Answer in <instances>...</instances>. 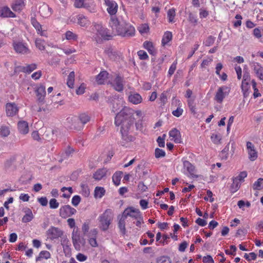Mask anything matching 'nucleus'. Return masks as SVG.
Masks as SVG:
<instances>
[{
    "label": "nucleus",
    "instance_id": "1",
    "mask_svg": "<svg viewBox=\"0 0 263 263\" xmlns=\"http://www.w3.org/2000/svg\"><path fill=\"white\" fill-rule=\"evenodd\" d=\"M138 117L142 115L140 110H135L133 109L124 107L116 116L115 124L117 126L121 125L120 133L121 134L122 145L126 146L128 143L134 141L135 137L129 134L135 122L134 114Z\"/></svg>",
    "mask_w": 263,
    "mask_h": 263
},
{
    "label": "nucleus",
    "instance_id": "2",
    "mask_svg": "<svg viewBox=\"0 0 263 263\" xmlns=\"http://www.w3.org/2000/svg\"><path fill=\"white\" fill-rule=\"evenodd\" d=\"M109 26L112 28L113 31H116L114 35H117L122 37H132L135 35V28L133 25L124 21H120L115 16L111 17Z\"/></svg>",
    "mask_w": 263,
    "mask_h": 263
},
{
    "label": "nucleus",
    "instance_id": "3",
    "mask_svg": "<svg viewBox=\"0 0 263 263\" xmlns=\"http://www.w3.org/2000/svg\"><path fill=\"white\" fill-rule=\"evenodd\" d=\"M114 213L111 209H107L98 218V228L102 231H107L114 220Z\"/></svg>",
    "mask_w": 263,
    "mask_h": 263
},
{
    "label": "nucleus",
    "instance_id": "4",
    "mask_svg": "<svg viewBox=\"0 0 263 263\" xmlns=\"http://www.w3.org/2000/svg\"><path fill=\"white\" fill-rule=\"evenodd\" d=\"M12 46L15 52L20 54H29L31 50L27 43L22 41H13Z\"/></svg>",
    "mask_w": 263,
    "mask_h": 263
},
{
    "label": "nucleus",
    "instance_id": "5",
    "mask_svg": "<svg viewBox=\"0 0 263 263\" xmlns=\"http://www.w3.org/2000/svg\"><path fill=\"white\" fill-rule=\"evenodd\" d=\"M64 235V232L60 228L51 226L46 231L47 238L51 241L58 240Z\"/></svg>",
    "mask_w": 263,
    "mask_h": 263
},
{
    "label": "nucleus",
    "instance_id": "6",
    "mask_svg": "<svg viewBox=\"0 0 263 263\" xmlns=\"http://www.w3.org/2000/svg\"><path fill=\"white\" fill-rule=\"evenodd\" d=\"M107 84H110L116 91L119 92H121L123 90V78L118 74L110 75Z\"/></svg>",
    "mask_w": 263,
    "mask_h": 263
},
{
    "label": "nucleus",
    "instance_id": "7",
    "mask_svg": "<svg viewBox=\"0 0 263 263\" xmlns=\"http://www.w3.org/2000/svg\"><path fill=\"white\" fill-rule=\"evenodd\" d=\"M230 88L227 86L219 87L215 96V100L218 103H221L223 99L229 95Z\"/></svg>",
    "mask_w": 263,
    "mask_h": 263
},
{
    "label": "nucleus",
    "instance_id": "8",
    "mask_svg": "<svg viewBox=\"0 0 263 263\" xmlns=\"http://www.w3.org/2000/svg\"><path fill=\"white\" fill-rule=\"evenodd\" d=\"M122 215L126 218L129 216L133 219H136L142 216V214L139 209H136L133 206H129L124 210Z\"/></svg>",
    "mask_w": 263,
    "mask_h": 263
},
{
    "label": "nucleus",
    "instance_id": "9",
    "mask_svg": "<svg viewBox=\"0 0 263 263\" xmlns=\"http://www.w3.org/2000/svg\"><path fill=\"white\" fill-rule=\"evenodd\" d=\"M98 234V230L97 228L91 229L86 235L88 243L93 248L98 247V243L97 240Z\"/></svg>",
    "mask_w": 263,
    "mask_h": 263
},
{
    "label": "nucleus",
    "instance_id": "10",
    "mask_svg": "<svg viewBox=\"0 0 263 263\" xmlns=\"http://www.w3.org/2000/svg\"><path fill=\"white\" fill-rule=\"evenodd\" d=\"M77 210L69 205H65L61 207L59 210L60 215L64 218L70 217L75 214Z\"/></svg>",
    "mask_w": 263,
    "mask_h": 263
},
{
    "label": "nucleus",
    "instance_id": "11",
    "mask_svg": "<svg viewBox=\"0 0 263 263\" xmlns=\"http://www.w3.org/2000/svg\"><path fill=\"white\" fill-rule=\"evenodd\" d=\"M104 4L107 7V11L110 15L116 14L118 6L117 3L113 0H104Z\"/></svg>",
    "mask_w": 263,
    "mask_h": 263
},
{
    "label": "nucleus",
    "instance_id": "12",
    "mask_svg": "<svg viewBox=\"0 0 263 263\" xmlns=\"http://www.w3.org/2000/svg\"><path fill=\"white\" fill-rule=\"evenodd\" d=\"M96 27L97 29V34L100 35L104 40H110L115 36L114 34L112 35L110 34L108 32V30L106 28L103 27L99 25L96 26Z\"/></svg>",
    "mask_w": 263,
    "mask_h": 263
},
{
    "label": "nucleus",
    "instance_id": "13",
    "mask_svg": "<svg viewBox=\"0 0 263 263\" xmlns=\"http://www.w3.org/2000/svg\"><path fill=\"white\" fill-rule=\"evenodd\" d=\"M247 149L248 151L249 159L252 161L257 159L258 157L257 152L255 149L254 145L251 142H247Z\"/></svg>",
    "mask_w": 263,
    "mask_h": 263
},
{
    "label": "nucleus",
    "instance_id": "14",
    "mask_svg": "<svg viewBox=\"0 0 263 263\" xmlns=\"http://www.w3.org/2000/svg\"><path fill=\"white\" fill-rule=\"evenodd\" d=\"M109 74L105 70L101 71L96 76V82L99 85L104 84L105 83H107L108 81L110 79Z\"/></svg>",
    "mask_w": 263,
    "mask_h": 263
},
{
    "label": "nucleus",
    "instance_id": "15",
    "mask_svg": "<svg viewBox=\"0 0 263 263\" xmlns=\"http://www.w3.org/2000/svg\"><path fill=\"white\" fill-rule=\"evenodd\" d=\"M37 101L39 103L44 104L45 101V97L46 96L45 87L41 85L35 90Z\"/></svg>",
    "mask_w": 263,
    "mask_h": 263
},
{
    "label": "nucleus",
    "instance_id": "16",
    "mask_svg": "<svg viewBox=\"0 0 263 263\" xmlns=\"http://www.w3.org/2000/svg\"><path fill=\"white\" fill-rule=\"evenodd\" d=\"M251 67L256 76L261 81H263V66L257 62H253L251 63Z\"/></svg>",
    "mask_w": 263,
    "mask_h": 263
},
{
    "label": "nucleus",
    "instance_id": "17",
    "mask_svg": "<svg viewBox=\"0 0 263 263\" xmlns=\"http://www.w3.org/2000/svg\"><path fill=\"white\" fill-rule=\"evenodd\" d=\"M77 24L82 27L87 28L90 25V21L83 14H80L76 16Z\"/></svg>",
    "mask_w": 263,
    "mask_h": 263
},
{
    "label": "nucleus",
    "instance_id": "18",
    "mask_svg": "<svg viewBox=\"0 0 263 263\" xmlns=\"http://www.w3.org/2000/svg\"><path fill=\"white\" fill-rule=\"evenodd\" d=\"M169 136L171 138V140H173L176 143L182 142L180 132L176 128L172 129L169 132Z\"/></svg>",
    "mask_w": 263,
    "mask_h": 263
},
{
    "label": "nucleus",
    "instance_id": "19",
    "mask_svg": "<svg viewBox=\"0 0 263 263\" xmlns=\"http://www.w3.org/2000/svg\"><path fill=\"white\" fill-rule=\"evenodd\" d=\"M18 108L14 103H7L6 105V112L7 116L13 117L18 112Z\"/></svg>",
    "mask_w": 263,
    "mask_h": 263
},
{
    "label": "nucleus",
    "instance_id": "20",
    "mask_svg": "<svg viewBox=\"0 0 263 263\" xmlns=\"http://www.w3.org/2000/svg\"><path fill=\"white\" fill-rule=\"evenodd\" d=\"M31 23L32 26L36 29L38 34L41 36H47L46 33H45V31L42 30V25L40 24V23L36 20L35 18L31 17Z\"/></svg>",
    "mask_w": 263,
    "mask_h": 263
},
{
    "label": "nucleus",
    "instance_id": "21",
    "mask_svg": "<svg viewBox=\"0 0 263 263\" xmlns=\"http://www.w3.org/2000/svg\"><path fill=\"white\" fill-rule=\"evenodd\" d=\"M17 128L20 134L26 135L29 132V126L27 122L20 121L17 123Z\"/></svg>",
    "mask_w": 263,
    "mask_h": 263
},
{
    "label": "nucleus",
    "instance_id": "22",
    "mask_svg": "<svg viewBox=\"0 0 263 263\" xmlns=\"http://www.w3.org/2000/svg\"><path fill=\"white\" fill-rule=\"evenodd\" d=\"M0 16L2 17H15L16 15L8 7L6 6L0 8Z\"/></svg>",
    "mask_w": 263,
    "mask_h": 263
},
{
    "label": "nucleus",
    "instance_id": "23",
    "mask_svg": "<svg viewBox=\"0 0 263 263\" xmlns=\"http://www.w3.org/2000/svg\"><path fill=\"white\" fill-rule=\"evenodd\" d=\"M128 101L133 104H138L142 102V98L138 93L133 92L129 95Z\"/></svg>",
    "mask_w": 263,
    "mask_h": 263
},
{
    "label": "nucleus",
    "instance_id": "24",
    "mask_svg": "<svg viewBox=\"0 0 263 263\" xmlns=\"http://www.w3.org/2000/svg\"><path fill=\"white\" fill-rule=\"evenodd\" d=\"M39 12L43 17H47L52 13V9L47 5H44L39 8Z\"/></svg>",
    "mask_w": 263,
    "mask_h": 263
},
{
    "label": "nucleus",
    "instance_id": "25",
    "mask_svg": "<svg viewBox=\"0 0 263 263\" xmlns=\"http://www.w3.org/2000/svg\"><path fill=\"white\" fill-rule=\"evenodd\" d=\"M126 219V218L124 217L122 215L118 222V227L120 233L123 236H124L126 234V230L125 228Z\"/></svg>",
    "mask_w": 263,
    "mask_h": 263
},
{
    "label": "nucleus",
    "instance_id": "26",
    "mask_svg": "<svg viewBox=\"0 0 263 263\" xmlns=\"http://www.w3.org/2000/svg\"><path fill=\"white\" fill-rule=\"evenodd\" d=\"M107 172V170L106 168H99L93 174V178L96 180H100L106 176Z\"/></svg>",
    "mask_w": 263,
    "mask_h": 263
},
{
    "label": "nucleus",
    "instance_id": "27",
    "mask_svg": "<svg viewBox=\"0 0 263 263\" xmlns=\"http://www.w3.org/2000/svg\"><path fill=\"white\" fill-rule=\"evenodd\" d=\"M25 6L24 0H16L11 5V8L14 11H22Z\"/></svg>",
    "mask_w": 263,
    "mask_h": 263
},
{
    "label": "nucleus",
    "instance_id": "28",
    "mask_svg": "<svg viewBox=\"0 0 263 263\" xmlns=\"http://www.w3.org/2000/svg\"><path fill=\"white\" fill-rule=\"evenodd\" d=\"M183 163L184 168L192 176H195V169L194 166L189 161L186 160L184 161Z\"/></svg>",
    "mask_w": 263,
    "mask_h": 263
},
{
    "label": "nucleus",
    "instance_id": "29",
    "mask_svg": "<svg viewBox=\"0 0 263 263\" xmlns=\"http://www.w3.org/2000/svg\"><path fill=\"white\" fill-rule=\"evenodd\" d=\"M20 68L22 72L30 73L31 72L37 68V65L34 63H32L31 64L26 65L24 66H21L20 67Z\"/></svg>",
    "mask_w": 263,
    "mask_h": 263
},
{
    "label": "nucleus",
    "instance_id": "30",
    "mask_svg": "<svg viewBox=\"0 0 263 263\" xmlns=\"http://www.w3.org/2000/svg\"><path fill=\"white\" fill-rule=\"evenodd\" d=\"M143 47L145 49H146L149 53L153 55H155L156 54V51L155 49V47L153 46V43L151 42L145 41L143 43Z\"/></svg>",
    "mask_w": 263,
    "mask_h": 263
},
{
    "label": "nucleus",
    "instance_id": "31",
    "mask_svg": "<svg viewBox=\"0 0 263 263\" xmlns=\"http://www.w3.org/2000/svg\"><path fill=\"white\" fill-rule=\"evenodd\" d=\"M176 10L172 8L170 9L167 12V18L170 23H174L175 22Z\"/></svg>",
    "mask_w": 263,
    "mask_h": 263
},
{
    "label": "nucleus",
    "instance_id": "32",
    "mask_svg": "<svg viewBox=\"0 0 263 263\" xmlns=\"http://www.w3.org/2000/svg\"><path fill=\"white\" fill-rule=\"evenodd\" d=\"M172 40V33L170 31H166L164 33L161 41L163 46H165L169 42Z\"/></svg>",
    "mask_w": 263,
    "mask_h": 263
},
{
    "label": "nucleus",
    "instance_id": "33",
    "mask_svg": "<svg viewBox=\"0 0 263 263\" xmlns=\"http://www.w3.org/2000/svg\"><path fill=\"white\" fill-rule=\"evenodd\" d=\"M176 101L177 102L178 106L176 109L172 111V114L176 117H179L182 115L183 110L181 108L182 103L180 101L176 100Z\"/></svg>",
    "mask_w": 263,
    "mask_h": 263
},
{
    "label": "nucleus",
    "instance_id": "34",
    "mask_svg": "<svg viewBox=\"0 0 263 263\" xmlns=\"http://www.w3.org/2000/svg\"><path fill=\"white\" fill-rule=\"evenodd\" d=\"M105 190L103 187L97 186L94 191V196L96 198H101L105 194Z\"/></svg>",
    "mask_w": 263,
    "mask_h": 263
},
{
    "label": "nucleus",
    "instance_id": "35",
    "mask_svg": "<svg viewBox=\"0 0 263 263\" xmlns=\"http://www.w3.org/2000/svg\"><path fill=\"white\" fill-rule=\"evenodd\" d=\"M65 37L67 40L77 41L78 35L71 31H67L65 34Z\"/></svg>",
    "mask_w": 263,
    "mask_h": 263
},
{
    "label": "nucleus",
    "instance_id": "36",
    "mask_svg": "<svg viewBox=\"0 0 263 263\" xmlns=\"http://www.w3.org/2000/svg\"><path fill=\"white\" fill-rule=\"evenodd\" d=\"M137 29L141 34L143 35L149 32V27L148 24H142L137 27Z\"/></svg>",
    "mask_w": 263,
    "mask_h": 263
},
{
    "label": "nucleus",
    "instance_id": "37",
    "mask_svg": "<svg viewBox=\"0 0 263 263\" xmlns=\"http://www.w3.org/2000/svg\"><path fill=\"white\" fill-rule=\"evenodd\" d=\"M122 172L119 171L116 172L112 176V179L114 183L118 186L120 184L121 179L122 178Z\"/></svg>",
    "mask_w": 263,
    "mask_h": 263
},
{
    "label": "nucleus",
    "instance_id": "38",
    "mask_svg": "<svg viewBox=\"0 0 263 263\" xmlns=\"http://www.w3.org/2000/svg\"><path fill=\"white\" fill-rule=\"evenodd\" d=\"M35 46L41 51H43L45 49L46 42L45 40L40 38H37L35 41Z\"/></svg>",
    "mask_w": 263,
    "mask_h": 263
},
{
    "label": "nucleus",
    "instance_id": "39",
    "mask_svg": "<svg viewBox=\"0 0 263 263\" xmlns=\"http://www.w3.org/2000/svg\"><path fill=\"white\" fill-rule=\"evenodd\" d=\"M51 257V254L47 251H42L39 253V256L36 258V261L41 260L42 259H48Z\"/></svg>",
    "mask_w": 263,
    "mask_h": 263
},
{
    "label": "nucleus",
    "instance_id": "40",
    "mask_svg": "<svg viewBox=\"0 0 263 263\" xmlns=\"http://www.w3.org/2000/svg\"><path fill=\"white\" fill-rule=\"evenodd\" d=\"M74 77L75 74L74 71L70 72L68 76L67 85L70 88H72L74 87Z\"/></svg>",
    "mask_w": 263,
    "mask_h": 263
},
{
    "label": "nucleus",
    "instance_id": "41",
    "mask_svg": "<svg viewBox=\"0 0 263 263\" xmlns=\"http://www.w3.org/2000/svg\"><path fill=\"white\" fill-rule=\"evenodd\" d=\"M61 238V244L63 247V250L64 251H69L70 250V246L69 240L66 237H63V236Z\"/></svg>",
    "mask_w": 263,
    "mask_h": 263
},
{
    "label": "nucleus",
    "instance_id": "42",
    "mask_svg": "<svg viewBox=\"0 0 263 263\" xmlns=\"http://www.w3.org/2000/svg\"><path fill=\"white\" fill-rule=\"evenodd\" d=\"M252 188L254 190H260L263 189V178H259L255 181L253 185Z\"/></svg>",
    "mask_w": 263,
    "mask_h": 263
},
{
    "label": "nucleus",
    "instance_id": "43",
    "mask_svg": "<svg viewBox=\"0 0 263 263\" xmlns=\"http://www.w3.org/2000/svg\"><path fill=\"white\" fill-rule=\"evenodd\" d=\"M10 133L9 127L3 125L0 127V136L2 137H8Z\"/></svg>",
    "mask_w": 263,
    "mask_h": 263
},
{
    "label": "nucleus",
    "instance_id": "44",
    "mask_svg": "<svg viewBox=\"0 0 263 263\" xmlns=\"http://www.w3.org/2000/svg\"><path fill=\"white\" fill-rule=\"evenodd\" d=\"M33 218V214L30 209H28L25 215L22 218V221L25 223L28 222L32 220Z\"/></svg>",
    "mask_w": 263,
    "mask_h": 263
},
{
    "label": "nucleus",
    "instance_id": "45",
    "mask_svg": "<svg viewBox=\"0 0 263 263\" xmlns=\"http://www.w3.org/2000/svg\"><path fill=\"white\" fill-rule=\"evenodd\" d=\"M135 126L137 130H139L144 134H146L147 133V131L146 128H144L143 121L142 120H138L137 122H136L135 123Z\"/></svg>",
    "mask_w": 263,
    "mask_h": 263
},
{
    "label": "nucleus",
    "instance_id": "46",
    "mask_svg": "<svg viewBox=\"0 0 263 263\" xmlns=\"http://www.w3.org/2000/svg\"><path fill=\"white\" fill-rule=\"evenodd\" d=\"M240 186V182L235 178L233 179V183L231 186V192L234 193L236 192Z\"/></svg>",
    "mask_w": 263,
    "mask_h": 263
},
{
    "label": "nucleus",
    "instance_id": "47",
    "mask_svg": "<svg viewBox=\"0 0 263 263\" xmlns=\"http://www.w3.org/2000/svg\"><path fill=\"white\" fill-rule=\"evenodd\" d=\"M79 119L81 122L83 124H86L90 120V117L89 115L85 113L81 114L79 116Z\"/></svg>",
    "mask_w": 263,
    "mask_h": 263
},
{
    "label": "nucleus",
    "instance_id": "48",
    "mask_svg": "<svg viewBox=\"0 0 263 263\" xmlns=\"http://www.w3.org/2000/svg\"><path fill=\"white\" fill-rule=\"evenodd\" d=\"M81 194L85 197H88L90 195V191L87 184H82L81 185Z\"/></svg>",
    "mask_w": 263,
    "mask_h": 263
},
{
    "label": "nucleus",
    "instance_id": "49",
    "mask_svg": "<svg viewBox=\"0 0 263 263\" xmlns=\"http://www.w3.org/2000/svg\"><path fill=\"white\" fill-rule=\"evenodd\" d=\"M187 104L191 112L193 114H195L196 113V108L195 104L194 103V100L191 99L188 100Z\"/></svg>",
    "mask_w": 263,
    "mask_h": 263
},
{
    "label": "nucleus",
    "instance_id": "50",
    "mask_svg": "<svg viewBox=\"0 0 263 263\" xmlns=\"http://www.w3.org/2000/svg\"><path fill=\"white\" fill-rule=\"evenodd\" d=\"M155 156L156 158L164 157L165 156V152L162 149L156 148L155 150Z\"/></svg>",
    "mask_w": 263,
    "mask_h": 263
},
{
    "label": "nucleus",
    "instance_id": "51",
    "mask_svg": "<svg viewBox=\"0 0 263 263\" xmlns=\"http://www.w3.org/2000/svg\"><path fill=\"white\" fill-rule=\"evenodd\" d=\"M177 60H176L171 65V66L168 69V76L169 77H171L174 74V73L177 68Z\"/></svg>",
    "mask_w": 263,
    "mask_h": 263
},
{
    "label": "nucleus",
    "instance_id": "52",
    "mask_svg": "<svg viewBox=\"0 0 263 263\" xmlns=\"http://www.w3.org/2000/svg\"><path fill=\"white\" fill-rule=\"evenodd\" d=\"M90 228V222L89 221L85 222L82 226V231L83 232V234L85 236H86L88 233H89V230Z\"/></svg>",
    "mask_w": 263,
    "mask_h": 263
},
{
    "label": "nucleus",
    "instance_id": "53",
    "mask_svg": "<svg viewBox=\"0 0 263 263\" xmlns=\"http://www.w3.org/2000/svg\"><path fill=\"white\" fill-rule=\"evenodd\" d=\"M72 242L80 241V235L78 234V230L77 229L75 230V229H74L72 233Z\"/></svg>",
    "mask_w": 263,
    "mask_h": 263
},
{
    "label": "nucleus",
    "instance_id": "54",
    "mask_svg": "<svg viewBox=\"0 0 263 263\" xmlns=\"http://www.w3.org/2000/svg\"><path fill=\"white\" fill-rule=\"evenodd\" d=\"M59 203L54 198H52L49 201V206L50 209H55L59 207Z\"/></svg>",
    "mask_w": 263,
    "mask_h": 263
},
{
    "label": "nucleus",
    "instance_id": "55",
    "mask_svg": "<svg viewBox=\"0 0 263 263\" xmlns=\"http://www.w3.org/2000/svg\"><path fill=\"white\" fill-rule=\"evenodd\" d=\"M159 100L160 101L161 104L162 105H164L167 101L166 92H163L161 93L159 98Z\"/></svg>",
    "mask_w": 263,
    "mask_h": 263
},
{
    "label": "nucleus",
    "instance_id": "56",
    "mask_svg": "<svg viewBox=\"0 0 263 263\" xmlns=\"http://www.w3.org/2000/svg\"><path fill=\"white\" fill-rule=\"evenodd\" d=\"M244 257L248 261H250L252 260H255L257 257V255L254 252L250 253L249 254L245 253L244 255Z\"/></svg>",
    "mask_w": 263,
    "mask_h": 263
},
{
    "label": "nucleus",
    "instance_id": "57",
    "mask_svg": "<svg viewBox=\"0 0 263 263\" xmlns=\"http://www.w3.org/2000/svg\"><path fill=\"white\" fill-rule=\"evenodd\" d=\"M137 53L140 60H144L148 59L147 53L144 50H139Z\"/></svg>",
    "mask_w": 263,
    "mask_h": 263
},
{
    "label": "nucleus",
    "instance_id": "58",
    "mask_svg": "<svg viewBox=\"0 0 263 263\" xmlns=\"http://www.w3.org/2000/svg\"><path fill=\"white\" fill-rule=\"evenodd\" d=\"M81 201V197L79 195L74 196L71 200V203L73 205L77 206Z\"/></svg>",
    "mask_w": 263,
    "mask_h": 263
},
{
    "label": "nucleus",
    "instance_id": "59",
    "mask_svg": "<svg viewBox=\"0 0 263 263\" xmlns=\"http://www.w3.org/2000/svg\"><path fill=\"white\" fill-rule=\"evenodd\" d=\"M235 18L237 19V20L234 22V26L235 28H237V27H239L241 25V20H242V17L241 15L237 14L235 16Z\"/></svg>",
    "mask_w": 263,
    "mask_h": 263
},
{
    "label": "nucleus",
    "instance_id": "60",
    "mask_svg": "<svg viewBox=\"0 0 263 263\" xmlns=\"http://www.w3.org/2000/svg\"><path fill=\"white\" fill-rule=\"evenodd\" d=\"M74 6L77 8L85 7L84 0H74Z\"/></svg>",
    "mask_w": 263,
    "mask_h": 263
},
{
    "label": "nucleus",
    "instance_id": "61",
    "mask_svg": "<svg viewBox=\"0 0 263 263\" xmlns=\"http://www.w3.org/2000/svg\"><path fill=\"white\" fill-rule=\"evenodd\" d=\"M251 78L249 72L248 71L247 68H244L243 69V79L242 80L244 81H250Z\"/></svg>",
    "mask_w": 263,
    "mask_h": 263
},
{
    "label": "nucleus",
    "instance_id": "62",
    "mask_svg": "<svg viewBox=\"0 0 263 263\" xmlns=\"http://www.w3.org/2000/svg\"><path fill=\"white\" fill-rule=\"evenodd\" d=\"M247 173L246 171H243L239 173V174L235 177V179H237V180L239 182H241L243 180L244 178L247 177Z\"/></svg>",
    "mask_w": 263,
    "mask_h": 263
},
{
    "label": "nucleus",
    "instance_id": "63",
    "mask_svg": "<svg viewBox=\"0 0 263 263\" xmlns=\"http://www.w3.org/2000/svg\"><path fill=\"white\" fill-rule=\"evenodd\" d=\"M203 263H213L214 260L211 255H207L203 257L202 259Z\"/></svg>",
    "mask_w": 263,
    "mask_h": 263
},
{
    "label": "nucleus",
    "instance_id": "64",
    "mask_svg": "<svg viewBox=\"0 0 263 263\" xmlns=\"http://www.w3.org/2000/svg\"><path fill=\"white\" fill-rule=\"evenodd\" d=\"M158 263H171V261L169 258L162 256L158 260Z\"/></svg>",
    "mask_w": 263,
    "mask_h": 263
}]
</instances>
